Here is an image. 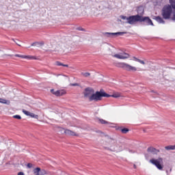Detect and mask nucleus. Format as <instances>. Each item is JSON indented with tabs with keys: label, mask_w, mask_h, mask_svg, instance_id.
I'll list each match as a JSON object with an SVG mask.
<instances>
[{
	"label": "nucleus",
	"mask_w": 175,
	"mask_h": 175,
	"mask_svg": "<svg viewBox=\"0 0 175 175\" xmlns=\"http://www.w3.org/2000/svg\"><path fill=\"white\" fill-rule=\"evenodd\" d=\"M120 18L122 20H126V24H130V25H135L136 23H142L143 25H152L154 27L152 21L148 16H143L141 15H132L130 16H125L121 15Z\"/></svg>",
	"instance_id": "f257e3e1"
},
{
	"label": "nucleus",
	"mask_w": 175,
	"mask_h": 175,
	"mask_svg": "<svg viewBox=\"0 0 175 175\" xmlns=\"http://www.w3.org/2000/svg\"><path fill=\"white\" fill-rule=\"evenodd\" d=\"M95 91L92 88H86L83 92V95L85 98H88L90 102H99V100H102V98L103 96L109 97V94L101 89L100 91H97L95 93Z\"/></svg>",
	"instance_id": "f03ea898"
},
{
	"label": "nucleus",
	"mask_w": 175,
	"mask_h": 175,
	"mask_svg": "<svg viewBox=\"0 0 175 175\" xmlns=\"http://www.w3.org/2000/svg\"><path fill=\"white\" fill-rule=\"evenodd\" d=\"M173 12V7L170 5H165L161 11V15L165 20H169Z\"/></svg>",
	"instance_id": "7ed1b4c3"
},
{
	"label": "nucleus",
	"mask_w": 175,
	"mask_h": 175,
	"mask_svg": "<svg viewBox=\"0 0 175 175\" xmlns=\"http://www.w3.org/2000/svg\"><path fill=\"white\" fill-rule=\"evenodd\" d=\"M150 163L154 165L159 170H162L163 169V159L159 157L157 159H152L150 160Z\"/></svg>",
	"instance_id": "20e7f679"
},
{
	"label": "nucleus",
	"mask_w": 175,
	"mask_h": 175,
	"mask_svg": "<svg viewBox=\"0 0 175 175\" xmlns=\"http://www.w3.org/2000/svg\"><path fill=\"white\" fill-rule=\"evenodd\" d=\"M118 68H122L124 70H126L127 72H136L137 68L136 67H133L126 63H118Z\"/></svg>",
	"instance_id": "39448f33"
},
{
	"label": "nucleus",
	"mask_w": 175,
	"mask_h": 175,
	"mask_svg": "<svg viewBox=\"0 0 175 175\" xmlns=\"http://www.w3.org/2000/svg\"><path fill=\"white\" fill-rule=\"evenodd\" d=\"M126 33V31L116 33L105 32L103 33V36H105V38H114V36H122V35H125Z\"/></svg>",
	"instance_id": "423d86ee"
},
{
	"label": "nucleus",
	"mask_w": 175,
	"mask_h": 175,
	"mask_svg": "<svg viewBox=\"0 0 175 175\" xmlns=\"http://www.w3.org/2000/svg\"><path fill=\"white\" fill-rule=\"evenodd\" d=\"M59 131L63 133H65L66 135H68V136H79L75 132L72 131L69 129H65L64 128H59Z\"/></svg>",
	"instance_id": "0eeeda50"
},
{
	"label": "nucleus",
	"mask_w": 175,
	"mask_h": 175,
	"mask_svg": "<svg viewBox=\"0 0 175 175\" xmlns=\"http://www.w3.org/2000/svg\"><path fill=\"white\" fill-rule=\"evenodd\" d=\"M33 174L35 175H45L47 174V171L42 170L40 167H36L33 170Z\"/></svg>",
	"instance_id": "6e6552de"
},
{
	"label": "nucleus",
	"mask_w": 175,
	"mask_h": 175,
	"mask_svg": "<svg viewBox=\"0 0 175 175\" xmlns=\"http://www.w3.org/2000/svg\"><path fill=\"white\" fill-rule=\"evenodd\" d=\"M113 57L118 59H126L127 58H129V54L126 53H124L123 55L115 54Z\"/></svg>",
	"instance_id": "1a4fd4ad"
},
{
	"label": "nucleus",
	"mask_w": 175,
	"mask_h": 175,
	"mask_svg": "<svg viewBox=\"0 0 175 175\" xmlns=\"http://www.w3.org/2000/svg\"><path fill=\"white\" fill-rule=\"evenodd\" d=\"M147 152L153 154V155H157L158 152H160V150L152 146H150L147 148Z\"/></svg>",
	"instance_id": "9d476101"
},
{
	"label": "nucleus",
	"mask_w": 175,
	"mask_h": 175,
	"mask_svg": "<svg viewBox=\"0 0 175 175\" xmlns=\"http://www.w3.org/2000/svg\"><path fill=\"white\" fill-rule=\"evenodd\" d=\"M15 57H18L19 58H25L27 59H36V58H35V57L31 56V55H21L19 54H16Z\"/></svg>",
	"instance_id": "9b49d317"
},
{
	"label": "nucleus",
	"mask_w": 175,
	"mask_h": 175,
	"mask_svg": "<svg viewBox=\"0 0 175 175\" xmlns=\"http://www.w3.org/2000/svg\"><path fill=\"white\" fill-rule=\"evenodd\" d=\"M137 14L136 16H143L144 14V8L143 6H139L137 10Z\"/></svg>",
	"instance_id": "f8f14e48"
},
{
	"label": "nucleus",
	"mask_w": 175,
	"mask_h": 175,
	"mask_svg": "<svg viewBox=\"0 0 175 175\" xmlns=\"http://www.w3.org/2000/svg\"><path fill=\"white\" fill-rule=\"evenodd\" d=\"M65 94H66V92L64 90H62L56 91L55 95V96H62V95H65Z\"/></svg>",
	"instance_id": "ddd939ff"
},
{
	"label": "nucleus",
	"mask_w": 175,
	"mask_h": 175,
	"mask_svg": "<svg viewBox=\"0 0 175 175\" xmlns=\"http://www.w3.org/2000/svg\"><path fill=\"white\" fill-rule=\"evenodd\" d=\"M154 19L159 24H165V21H163V19L161 18V16H155Z\"/></svg>",
	"instance_id": "4468645a"
},
{
	"label": "nucleus",
	"mask_w": 175,
	"mask_h": 175,
	"mask_svg": "<svg viewBox=\"0 0 175 175\" xmlns=\"http://www.w3.org/2000/svg\"><path fill=\"white\" fill-rule=\"evenodd\" d=\"M98 122L100 124H104V125H111V123L103 120V119H98Z\"/></svg>",
	"instance_id": "2eb2a0df"
},
{
	"label": "nucleus",
	"mask_w": 175,
	"mask_h": 175,
	"mask_svg": "<svg viewBox=\"0 0 175 175\" xmlns=\"http://www.w3.org/2000/svg\"><path fill=\"white\" fill-rule=\"evenodd\" d=\"M121 96V94L120 93H115L112 95L109 94L108 98L112 97V98H120ZM103 98H107V96H103Z\"/></svg>",
	"instance_id": "dca6fc26"
},
{
	"label": "nucleus",
	"mask_w": 175,
	"mask_h": 175,
	"mask_svg": "<svg viewBox=\"0 0 175 175\" xmlns=\"http://www.w3.org/2000/svg\"><path fill=\"white\" fill-rule=\"evenodd\" d=\"M167 151H170L172 150H175V145H170L165 147Z\"/></svg>",
	"instance_id": "f3484780"
},
{
	"label": "nucleus",
	"mask_w": 175,
	"mask_h": 175,
	"mask_svg": "<svg viewBox=\"0 0 175 175\" xmlns=\"http://www.w3.org/2000/svg\"><path fill=\"white\" fill-rule=\"evenodd\" d=\"M56 65L57 66H64L66 68H68L69 67V66L68 64H64L61 63V62H56Z\"/></svg>",
	"instance_id": "a211bd4d"
},
{
	"label": "nucleus",
	"mask_w": 175,
	"mask_h": 175,
	"mask_svg": "<svg viewBox=\"0 0 175 175\" xmlns=\"http://www.w3.org/2000/svg\"><path fill=\"white\" fill-rule=\"evenodd\" d=\"M29 117H31V118H36V120H38V118H39V116H38L33 113H31V112H30Z\"/></svg>",
	"instance_id": "6ab92c4d"
},
{
	"label": "nucleus",
	"mask_w": 175,
	"mask_h": 175,
	"mask_svg": "<svg viewBox=\"0 0 175 175\" xmlns=\"http://www.w3.org/2000/svg\"><path fill=\"white\" fill-rule=\"evenodd\" d=\"M121 132L122 133H124V134L128 133V132H129V129L123 128L121 129Z\"/></svg>",
	"instance_id": "aec40b11"
},
{
	"label": "nucleus",
	"mask_w": 175,
	"mask_h": 175,
	"mask_svg": "<svg viewBox=\"0 0 175 175\" xmlns=\"http://www.w3.org/2000/svg\"><path fill=\"white\" fill-rule=\"evenodd\" d=\"M81 75L84 77H90V76H91V73L90 72H81Z\"/></svg>",
	"instance_id": "412c9836"
},
{
	"label": "nucleus",
	"mask_w": 175,
	"mask_h": 175,
	"mask_svg": "<svg viewBox=\"0 0 175 175\" xmlns=\"http://www.w3.org/2000/svg\"><path fill=\"white\" fill-rule=\"evenodd\" d=\"M170 3H171V6L175 10V0H170Z\"/></svg>",
	"instance_id": "4be33fe9"
},
{
	"label": "nucleus",
	"mask_w": 175,
	"mask_h": 175,
	"mask_svg": "<svg viewBox=\"0 0 175 175\" xmlns=\"http://www.w3.org/2000/svg\"><path fill=\"white\" fill-rule=\"evenodd\" d=\"M0 103H3L4 105H9V103H8V100L4 98H0Z\"/></svg>",
	"instance_id": "5701e85b"
},
{
	"label": "nucleus",
	"mask_w": 175,
	"mask_h": 175,
	"mask_svg": "<svg viewBox=\"0 0 175 175\" xmlns=\"http://www.w3.org/2000/svg\"><path fill=\"white\" fill-rule=\"evenodd\" d=\"M23 113H25V116H30V114H31V112H29V111H27V110H25V109H23Z\"/></svg>",
	"instance_id": "b1692460"
},
{
	"label": "nucleus",
	"mask_w": 175,
	"mask_h": 175,
	"mask_svg": "<svg viewBox=\"0 0 175 175\" xmlns=\"http://www.w3.org/2000/svg\"><path fill=\"white\" fill-rule=\"evenodd\" d=\"M13 118H16V120H21V116L20 115H15L13 116Z\"/></svg>",
	"instance_id": "393cba45"
},
{
	"label": "nucleus",
	"mask_w": 175,
	"mask_h": 175,
	"mask_svg": "<svg viewBox=\"0 0 175 175\" xmlns=\"http://www.w3.org/2000/svg\"><path fill=\"white\" fill-rule=\"evenodd\" d=\"M77 31H85V29H84L81 27H77Z\"/></svg>",
	"instance_id": "a878e982"
},
{
	"label": "nucleus",
	"mask_w": 175,
	"mask_h": 175,
	"mask_svg": "<svg viewBox=\"0 0 175 175\" xmlns=\"http://www.w3.org/2000/svg\"><path fill=\"white\" fill-rule=\"evenodd\" d=\"M70 85H72V87H79V85H80L77 83H70Z\"/></svg>",
	"instance_id": "bb28decb"
},
{
	"label": "nucleus",
	"mask_w": 175,
	"mask_h": 175,
	"mask_svg": "<svg viewBox=\"0 0 175 175\" xmlns=\"http://www.w3.org/2000/svg\"><path fill=\"white\" fill-rule=\"evenodd\" d=\"M32 166H33V165H32V163H27V167L29 169H31V168L32 167Z\"/></svg>",
	"instance_id": "cd10ccee"
},
{
	"label": "nucleus",
	"mask_w": 175,
	"mask_h": 175,
	"mask_svg": "<svg viewBox=\"0 0 175 175\" xmlns=\"http://www.w3.org/2000/svg\"><path fill=\"white\" fill-rule=\"evenodd\" d=\"M138 62H139V64H142V65H146V63L144 62V61H143L140 59H139V60H138Z\"/></svg>",
	"instance_id": "c85d7f7f"
},
{
	"label": "nucleus",
	"mask_w": 175,
	"mask_h": 175,
	"mask_svg": "<svg viewBox=\"0 0 175 175\" xmlns=\"http://www.w3.org/2000/svg\"><path fill=\"white\" fill-rule=\"evenodd\" d=\"M51 94H53V95H55V91L54 90V89L51 90Z\"/></svg>",
	"instance_id": "c756f323"
},
{
	"label": "nucleus",
	"mask_w": 175,
	"mask_h": 175,
	"mask_svg": "<svg viewBox=\"0 0 175 175\" xmlns=\"http://www.w3.org/2000/svg\"><path fill=\"white\" fill-rule=\"evenodd\" d=\"M171 20H172V21H175V14H174V15L171 18Z\"/></svg>",
	"instance_id": "7c9ffc66"
},
{
	"label": "nucleus",
	"mask_w": 175,
	"mask_h": 175,
	"mask_svg": "<svg viewBox=\"0 0 175 175\" xmlns=\"http://www.w3.org/2000/svg\"><path fill=\"white\" fill-rule=\"evenodd\" d=\"M133 59H135L137 62H139V60L140 59H138V58L136 57H133Z\"/></svg>",
	"instance_id": "2f4dec72"
},
{
	"label": "nucleus",
	"mask_w": 175,
	"mask_h": 175,
	"mask_svg": "<svg viewBox=\"0 0 175 175\" xmlns=\"http://www.w3.org/2000/svg\"><path fill=\"white\" fill-rule=\"evenodd\" d=\"M36 44H39V42H33L31 44V46H36Z\"/></svg>",
	"instance_id": "473e14b6"
},
{
	"label": "nucleus",
	"mask_w": 175,
	"mask_h": 175,
	"mask_svg": "<svg viewBox=\"0 0 175 175\" xmlns=\"http://www.w3.org/2000/svg\"><path fill=\"white\" fill-rule=\"evenodd\" d=\"M40 44V46H43L44 44V42L43 41H42L41 42H39V44Z\"/></svg>",
	"instance_id": "72a5a7b5"
},
{
	"label": "nucleus",
	"mask_w": 175,
	"mask_h": 175,
	"mask_svg": "<svg viewBox=\"0 0 175 175\" xmlns=\"http://www.w3.org/2000/svg\"><path fill=\"white\" fill-rule=\"evenodd\" d=\"M18 175H24V172H20L18 173Z\"/></svg>",
	"instance_id": "f704fd0d"
},
{
	"label": "nucleus",
	"mask_w": 175,
	"mask_h": 175,
	"mask_svg": "<svg viewBox=\"0 0 175 175\" xmlns=\"http://www.w3.org/2000/svg\"><path fill=\"white\" fill-rule=\"evenodd\" d=\"M119 151H122V148L121 146L119 148Z\"/></svg>",
	"instance_id": "c9c22d12"
},
{
	"label": "nucleus",
	"mask_w": 175,
	"mask_h": 175,
	"mask_svg": "<svg viewBox=\"0 0 175 175\" xmlns=\"http://www.w3.org/2000/svg\"><path fill=\"white\" fill-rule=\"evenodd\" d=\"M129 152H135V151H133V150H132L131 149H129Z\"/></svg>",
	"instance_id": "e433bc0d"
},
{
	"label": "nucleus",
	"mask_w": 175,
	"mask_h": 175,
	"mask_svg": "<svg viewBox=\"0 0 175 175\" xmlns=\"http://www.w3.org/2000/svg\"><path fill=\"white\" fill-rule=\"evenodd\" d=\"M133 167H134V169H136V165H133Z\"/></svg>",
	"instance_id": "4c0bfd02"
},
{
	"label": "nucleus",
	"mask_w": 175,
	"mask_h": 175,
	"mask_svg": "<svg viewBox=\"0 0 175 175\" xmlns=\"http://www.w3.org/2000/svg\"><path fill=\"white\" fill-rule=\"evenodd\" d=\"M107 150H110V148H105Z\"/></svg>",
	"instance_id": "58836bf2"
},
{
	"label": "nucleus",
	"mask_w": 175,
	"mask_h": 175,
	"mask_svg": "<svg viewBox=\"0 0 175 175\" xmlns=\"http://www.w3.org/2000/svg\"><path fill=\"white\" fill-rule=\"evenodd\" d=\"M166 173H167V174L169 173V171L167 170V171H166Z\"/></svg>",
	"instance_id": "ea45409f"
},
{
	"label": "nucleus",
	"mask_w": 175,
	"mask_h": 175,
	"mask_svg": "<svg viewBox=\"0 0 175 175\" xmlns=\"http://www.w3.org/2000/svg\"><path fill=\"white\" fill-rule=\"evenodd\" d=\"M16 44H17L18 46H21L20 44H18V43H16Z\"/></svg>",
	"instance_id": "a19ab883"
},
{
	"label": "nucleus",
	"mask_w": 175,
	"mask_h": 175,
	"mask_svg": "<svg viewBox=\"0 0 175 175\" xmlns=\"http://www.w3.org/2000/svg\"><path fill=\"white\" fill-rule=\"evenodd\" d=\"M111 151H116V150H111Z\"/></svg>",
	"instance_id": "79ce46f5"
},
{
	"label": "nucleus",
	"mask_w": 175,
	"mask_h": 175,
	"mask_svg": "<svg viewBox=\"0 0 175 175\" xmlns=\"http://www.w3.org/2000/svg\"><path fill=\"white\" fill-rule=\"evenodd\" d=\"M170 172H172V168L170 169Z\"/></svg>",
	"instance_id": "37998d69"
}]
</instances>
